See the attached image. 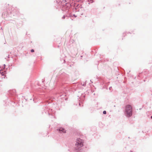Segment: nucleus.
<instances>
[{
    "instance_id": "nucleus-1",
    "label": "nucleus",
    "mask_w": 152,
    "mask_h": 152,
    "mask_svg": "<svg viewBox=\"0 0 152 152\" xmlns=\"http://www.w3.org/2000/svg\"><path fill=\"white\" fill-rule=\"evenodd\" d=\"M83 140L80 138H78L76 139L75 146L77 149H78L83 146Z\"/></svg>"
},
{
    "instance_id": "nucleus-2",
    "label": "nucleus",
    "mask_w": 152,
    "mask_h": 152,
    "mask_svg": "<svg viewBox=\"0 0 152 152\" xmlns=\"http://www.w3.org/2000/svg\"><path fill=\"white\" fill-rule=\"evenodd\" d=\"M125 111L128 117L131 116L132 114V107L130 105H128L125 107Z\"/></svg>"
},
{
    "instance_id": "nucleus-3",
    "label": "nucleus",
    "mask_w": 152,
    "mask_h": 152,
    "mask_svg": "<svg viewBox=\"0 0 152 152\" xmlns=\"http://www.w3.org/2000/svg\"><path fill=\"white\" fill-rule=\"evenodd\" d=\"M58 130L61 133H66V130H65V129L62 128H60Z\"/></svg>"
},
{
    "instance_id": "nucleus-4",
    "label": "nucleus",
    "mask_w": 152,
    "mask_h": 152,
    "mask_svg": "<svg viewBox=\"0 0 152 152\" xmlns=\"http://www.w3.org/2000/svg\"><path fill=\"white\" fill-rule=\"evenodd\" d=\"M0 73L2 75H4L5 74V72H3L2 70H0Z\"/></svg>"
},
{
    "instance_id": "nucleus-5",
    "label": "nucleus",
    "mask_w": 152,
    "mask_h": 152,
    "mask_svg": "<svg viewBox=\"0 0 152 152\" xmlns=\"http://www.w3.org/2000/svg\"><path fill=\"white\" fill-rule=\"evenodd\" d=\"M103 113L104 114H106V111H104L103 112Z\"/></svg>"
},
{
    "instance_id": "nucleus-6",
    "label": "nucleus",
    "mask_w": 152,
    "mask_h": 152,
    "mask_svg": "<svg viewBox=\"0 0 152 152\" xmlns=\"http://www.w3.org/2000/svg\"><path fill=\"white\" fill-rule=\"evenodd\" d=\"M31 52H34V50H33V49H32L31 50Z\"/></svg>"
},
{
    "instance_id": "nucleus-7",
    "label": "nucleus",
    "mask_w": 152,
    "mask_h": 152,
    "mask_svg": "<svg viewBox=\"0 0 152 152\" xmlns=\"http://www.w3.org/2000/svg\"><path fill=\"white\" fill-rule=\"evenodd\" d=\"M151 118L152 119V116H151Z\"/></svg>"
}]
</instances>
